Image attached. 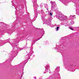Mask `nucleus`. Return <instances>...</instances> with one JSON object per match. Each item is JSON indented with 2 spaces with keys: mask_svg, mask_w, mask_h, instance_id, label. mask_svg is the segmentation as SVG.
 Here are the masks:
<instances>
[{
  "mask_svg": "<svg viewBox=\"0 0 79 79\" xmlns=\"http://www.w3.org/2000/svg\"><path fill=\"white\" fill-rule=\"evenodd\" d=\"M58 29H59V27H56V31H58Z\"/></svg>",
  "mask_w": 79,
  "mask_h": 79,
  "instance_id": "1",
  "label": "nucleus"
},
{
  "mask_svg": "<svg viewBox=\"0 0 79 79\" xmlns=\"http://www.w3.org/2000/svg\"><path fill=\"white\" fill-rule=\"evenodd\" d=\"M69 28L70 29H71V30H72V31L73 30V28L71 27H69Z\"/></svg>",
  "mask_w": 79,
  "mask_h": 79,
  "instance_id": "2",
  "label": "nucleus"
},
{
  "mask_svg": "<svg viewBox=\"0 0 79 79\" xmlns=\"http://www.w3.org/2000/svg\"><path fill=\"white\" fill-rule=\"evenodd\" d=\"M50 15H51V16H52V12H51L50 13Z\"/></svg>",
  "mask_w": 79,
  "mask_h": 79,
  "instance_id": "3",
  "label": "nucleus"
}]
</instances>
